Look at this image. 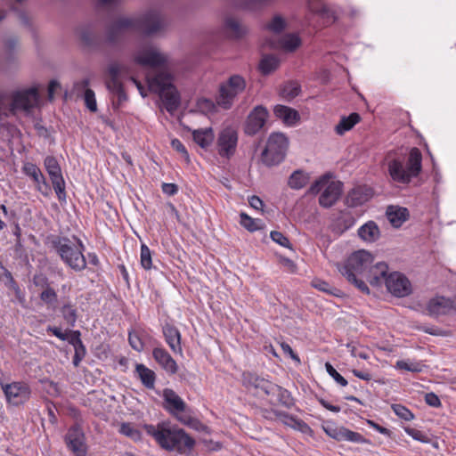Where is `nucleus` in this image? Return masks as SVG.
Instances as JSON below:
<instances>
[{"mask_svg":"<svg viewBox=\"0 0 456 456\" xmlns=\"http://www.w3.org/2000/svg\"><path fill=\"white\" fill-rule=\"evenodd\" d=\"M145 429L166 450L185 452L191 451L195 444V441L184 430L168 423L146 425Z\"/></svg>","mask_w":456,"mask_h":456,"instance_id":"1","label":"nucleus"},{"mask_svg":"<svg viewBox=\"0 0 456 456\" xmlns=\"http://www.w3.org/2000/svg\"><path fill=\"white\" fill-rule=\"evenodd\" d=\"M150 91L158 94L164 107L169 113H174L180 105V95L173 85V77L167 71H160L153 77H147Z\"/></svg>","mask_w":456,"mask_h":456,"instance_id":"2","label":"nucleus"},{"mask_svg":"<svg viewBox=\"0 0 456 456\" xmlns=\"http://www.w3.org/2000/svg\"><path fill=\"white\" fill-rule=\"evenodd\" d=\"M422 155L418 148H412L406 162L401 159H395L388 163V173L394 182L409 183L417 177L422 168Z\"/></svg>","mask_w":456,"mask_h":456,"instance_id":"3","label":"nucleus"},{"mask_svg":"<svg viewBox=\"0 0 456 456\" xmlns=\"http://www.w3.org/2000/svg\"><path fill=\"white\" fill-rule=\"evenodd\" d=\"M39 95L36 87L18 91L13 94L12 103L8 106L9 99L0 94V122L2 116L8 117L18 111L28 113L38 104Z\"/></svg>","mask_w":456,"mask_h":456,"instance_id":"4","label":"nucleus"},{"mask_svg":"<svg viewBox=\"0 0 456 456\" xmlns=\"http://www.w3.org/2000/svg\"><path fill=\"white\" fill-rule=\"evenodd\" d=\"M163 406L183 425L199 429L201 423L191 415L185 402L171 388H165L162 393Z\"/></svg>","mask_w":456,"mask_h":456,"instance_id":"5","label":"nucleus"},{"mask_svg":"<svg viewBox=\"0 0 456 456\" xmlns=\"http://www.w3.org/2000/svg\"><path fill=\"white\" fill-rule=\"evenodd\" d=\"M166 23L158 11H150L143 16L136 19L121 18L119 19L113 29L123 31L126 28H134L142 31L147 35H151L160 31Z\"/></svg>","mask_w":456,"mask_h":456,"instance_id":"6","label":"nucleus"},{"mask_svg":"<svg viewBox=\"0 0 456 456\" xmlns=\"http://www.w3.org/2000/svg\"><path fill=\"white\" fill-rule=\"evenodd\" d=\"M246 86L245 78L237 74L222 82L216 95L217 106L223 110H230L237 97L246 89Z\"/></svg>","mask_w":456,"mask_h":456,"instance_id":"7","label":"nucleus"},{"mask_svg":"<svg viewBox=\"0 0 456 456\" xmlns=\"http://www.w3.org/2000/svg\"><path fill=\"white\" fill-rule=\"evenodd\" d=\"M342 191V183L330 179L329 175H324L317 179L309 188L310 194L321 193L319 203L323 208L333 206Z\"/></svg>","mask_w":456,"mask_h":456,"instance_id":"8","label":"nucleus"},{"mask_svg":"<svg viewBox=\"0 0 456 456\" xmlns=\"http://www.w3.org/2000/svg\"><path fill=\"white\" fill-rule=\"evenodd\" d=\"M288 145L289 141L284 134L272 133L261 154V161L267 167L280 164L284 159Z\"/></svg>","mask_w":456,"mask_h":456,"instance_id":"9","label":"nucleus"},{"mask_svg":"<svg viewBox=\"0 0 456 456\" xmlns=\"http://www.w3.org/2000/svg\"><path fill=\"white\" fill-rule=\"evenodd\" d=\"M85 246L80 240H77V243L64 240L57 248L63 262L76 272L82 271L86 266V260L83 254Z\"/></svg>","mask_w":456,"mask_h":456,"instance_id":"10","label":"nucleus"},{"mask_svg":"<svg viewBox=\"0 0 456 456\" xmlns=\"http://www.w3.org/2000/svg\"><path fill=\"white\" fill-rule=\"evenodd\" d=\"M372 264L373 256L369 251L361 249L352 253L344 265H338V268L341 274H345L347 271L363 277Z\"/></svg>","mask_w":456,"mask_h":456,"instance_id":"11","label":"nucleus"},{"mask_svg":"<svg viewBox=\"0 0 456 456\" xmlns=\"http://www.w3.org/2000/svg\"><path fill=\"white\" fill-rule=\"evenodd\" d=\"M134 59L137 64L151 68L164 66L167 62V56L151 43L140 45Z\"/></svg>","mask_w":456,"mask_h":456,"instance_id":"12","label":"nucleus"},{"mask_svg":"<svg viewBox=\"0 0 456 456\" xmlns=\"http://www.w3.org/2000/svg\"><path fill=\"white\" fill-rule=\"evenodd\" d=\"M109 78L106 80V86L111 93L116 94L120 100L125 98L123 86L120 77L128 74L127 68L117 61L109 64L107 69Z\"/></svg>","mask_w":456,"mask_h":456,"instance_id":"13","label":"nucleus"},{"mask_svg":"<svg viewBox=\"0 0 456 456\" xmlns=\"http://www.w3.org/2000/svg\"><path fill=\"white\" fill-rule=\"evenodd\" d=\"M242 385L249 391L257 395H271L272 389H277L276 384L268 379L261 378L252 372H243Z\"/></svg>","mask_w":456,"mask_h":456,"instance_id":"14","label":"nucleus"},{"mask_svg":"<svg viewBox=\"0 0 456 456\" xmlns=\"http://www.w3.org/2000/svg\"><path fill=\"white\" fill-rule=\"evenodd\" d=\"M44 164L58 199L60 200H65V182L57 159L53 156H47L45 159Z\"/></svg>","mask_w":456,"mask_h":456,"instance_id":"15","label":"nucleus"},{"mask_svg":"<svg viewBox=\"0 0 456 456\" xmlns=\"http://www.w3.org/2000/svg\"><path fill=\"white\" fill-rule=\"evenodd\" d=\"M237 144L238 132L234 127L228 126L220 131L217 138V148L221 157H232L235 153Z\"/></svg>","mask_w":456,"mask_h":456,"instance_id":"16","label":"nucleus"},{"mask_svg":"<svg viewBox=\"0 0 456 456\" xmlns=\"http://www.w3.org/2000/svg\"><path fill=\"white\" fill-rule=\"evenodd\" d=\"M269 117V112L262 105L256 106L248 115L244 132L248 135H255L259 133L265 126Z\"/></svg>","mask_w":456,"mask_h":456,"instance_id":"17","label":"nucleus"},{"mask_svg":"<svg viewBox=\"0 0 456 456\" xmlns=\"http://www.w3.org/2000/svg\"><path fill=\"white\" fill-rule=\"evenodd\" d=\"M386 287L387 290L397 297H403L411 294V284L408 278L399 273L392 272L386 277Z\"/></svg>","mask_w":456,"mask_h":456,"instance_id":"18","label":"nucleus"},{"mask_svg":"<svg viewBox=\"0 0 456 456\" xmlns=\"http://www.w3.org/2000/svg\"><path fill=\"white\" fill-rule=\"evenodd\" d=\"M2 389L8 403L20 405L27 402L30 397V388L23 382H12L2 386Z\"/></svg>","mask_w":456,"mask_h":456,"instance_id":"19","label":"nucleus"},{"mask_svg":"<svg viewBox=\"0 0 456 456\" xmlns=\"http://www.w3.org/2000/svg\"><path fill=\"white\" fill-rule=\"evenodd\" d=\"M65 441L69 449L76 456H86L87 446L86 437L82 428L78 425L71 427L65 436Z\"/></svg>","mask_w":456,"mask_h":456,"instance_id":"20","label":"nucleus"},{"mask_svg":"<svg viewBox=\"0 0 456 456\" xmlns=\"http://www.w3.org/2000/svg\"><path fill=\"white\" fill-rule=\"evenodd\" d=\"M454 307V301L450 298L437 296L431 298L427 305V311L431 316H439L449 314Z\"/></svg>","mask_w":456,"mask_h":456,"instance_id":"21","label":"nucleus"},{"mask_svg":"<svg viewBox=\"0 0 456 456\" xmlns=\"http://www.w3.org/2000/svg\"><path fill=\"white\" fill-rule=\"evenodd\" d=\"M301 45V39L297 34L289 33L282 36L278 40H271L270 45L273 49L282 50L287 53L296 51Z\"/></svg>","mask_w":456,"mask_h":456,"instance_id":"22","label":"nucleus"},{"mask_svg":"<svg viewBox=\"0 0 456 456\" xmlns=\"http://www.w3.org/2000/svg\"><path fill=\"white\" fill-rule=\"evenodd\" d=\"M388 265L384 262H379L375 265H371L363 276L370 285L372 286H379L383 282L386 281V277H387Z\"/></svg>","mask_w":456,"mask_h":456,"instance_id":"23","label":"nucleus"},{"mask_svg":"<svg viewBox=\"0 0 456 456\" xmlns=\"http://www.w3.org/2000/svg\"><path fill=\"white\" fill-rule=\"evenodd\" d=\"M163 336L170 349L175 354H183V348L181 346V333L176 327L169 323H166L162 327Z\"/></svg>","mask_w":456,"mask_h":456,"instance_id":"24","label":"nucleus"},{"mask_svg":"<svg viewBox=\"0 0 456 456\" xmlns=\"http://www.w3.org/2000/svg\"><path fill=\"white\" fill-rule=\"evenodd\" d=\"M154 360L169 374L176 373L178 367L176 362L169 353L162 347H155L152 351Z\"/></svg>","mask_w":456,"mask_h":456,"instance_id":"25","label":"nucleus"},{"mask_svg":"<svg viewBox=\"0 0 456 456\" xmlns=\"http://www.w3.org/2000/svg\"><path fill=\"white\" fill-rule=\"evenodd\" d=\"M372 197V191L368 187L358 186L353 189L346 196V201L349 207H357L364 204Z\"/></svg>","mask_w":456,"mask_h":456,"instance_id":"26","label":"nucleus"},{"mask_svg":"<svg viewBox=\"0 0 456 456\" xmlns=\"http://www.w3.org/2000/svg\"><path fill=\"white\" fill-rule=\"evenodd\" d=\"M273 112L276 118L289 126H294L299 121V113L290 107L278 104L274 107Z\"/></svg>","mask_w":456,"mask_h":456,"instance_id":"27","label":"nucleus"},{"mask_svg":"<svg viewBox=\"0 0 456 456\" xmlns=\"http://www.w3.org/2000/svg\"><path fill=\"white\" fill-rule=\"evenodd\" d=\"M386 214L390 224L395 228L401 227L409 216L407 208L397 206H389Z\"/></svg>","mask_w":456,"mask_h":456,"instance_id":"28","label":"nucleus"},{"mask_svg":"<svg viewBox=\"0 0 456 456\" xmlns=\"http://www.w3.org/2000/svg\"><path fill=\"white\" fill-rule=\"evenodd\" d=\"M359 237L365 242H374L380 237V231L374 221H369L358 229Z\"/></svg>","mask_w":456,"mask_h":456,"instance_id":"29","label":"nucleus"},{"mask_svg":"<svg viewBox=\"0 0 456 456\" xmlns=\"http://www.w3.org/2000/svg\"><path fill=\"white\" fill-rule=\"evenodd\" d=\"M308 8L312 12L318 13L326 19V22H333L336 19L335 12L330 10L322 0H309Z\"/></svg>","mask_w":456,"mask_h":456,"instance_id":"30","label":"nucleus"},{"mask_svg":"<svg viewBox=\"0 0 456 456\" xmlns=\"http://www.w3.org/2000/svg\"><path fill=\"white\" fill-rule=\"evenodd\" d=\"M89 79L86 78L75 84L77 90H85L84 100L86 106L93 112L97 110V104L94 92L88 88Z\"/></svg>","mask_w":456,"mask_h":456,"instance_id":"31","label":"nucleus"},{"mask_svg":"<svg viewBox=\"0 0 456 456\" xmlns=\"http://www.w3.org/2000/svg\"><path fill=\"white\" fill-rule=\"evenodd\" d=\"M194 142L201 148H208L214 141V131L211 127L196 129L192 132Z\"/></svg>","mask_w":456,"mask_h":456,"instance_id":"32","label":"nucleus"},{"mask_svg":"<svg viewBox=\"0 0 456 456\" xmlns=\"http://www.w3.org/2000/svg\"><path fill=\"white\" fill-rule=\"evenodd\" d=\"M281 63V60L273 54H265L262 57L259 63V69L262 74L269 75L275 71Z\"/></svg>","mask_w":456,"mask_h":456,"instance_id":"33","label":"nucleus"},{"mask_svg":"<svg viewBox=\"0 0 456 456\" xmlns=\"http://www.w3.org/2000/svg\"><path fill=\"white\" fill-rule=\"evenodd\" d=\"M224 29L232 37H240L246 33L245 28L242 26L240 21L234 17L228 16L224 20Z\"/></svg>","mask_w":456,"mask_h":456,"instance_id":"34","label":"nucleus"},{"mask_svg":"<svg viewBox=\"0 0 456 456\" xmlns=\"http://www.w3.org/2000/svg\"><path fill=\"white\" fill-rule=\"evenodd\" d=\"M360 121V116L357 113H351L348 117H343L335 126V132L338 135H343L346 132L351 130Z\"/></svg>","mask_w":456,"mask_h":456,"instance_id":"35","label":"nucleus"},{"mask_svg":"<svg viewBox=\"0 0 456 456\" xmlns=\"http://www.w3.org/2000/svg\"><path fill=\"white\" fill-rule=\"evenodd\" d=\"M136 372L140 380L147 388L154 387L156 376L153 370L143 364H137Z\"/></svg>","mask_w":456,"mask_h":456,"instance_id":"36","label":"nucleus"},{"mask_svg":"<svg viewBox=\"0 0 456 456\" xmlns=\"http://www.w3.org/2000/svg\"><path fill=\"white\" fill-rule=\"evenodd\" d=\"M309 181L308 174L297 170L291 174L288 184L291 189L299 190L306 185Z\"/></svg>","mask_w":456,"mask_h":456,"instance_id":"37","label":"nucleus"},{"mask_svg":"<svg viewBox=\"0 0 456 456\" xmlns=\"http://www.w3.org/2000/svg\"><path fill=\"white\" fill-rule=\"evenodd\" d=\"M276 388L277 389H272V394L270 396H275L276 397V400L282 405L286 406V407H290L294 404V400L290 395V393L276 385Z\"/></svg>","mask_w":456,"mask_h":456,"instance_id":"38","label":"nucleus"},{"mask_svg":"<svg viewBox=\"0 0 456 456\" xmlns=\"http://www.w3.org/2000/svg\"><path fill=\"white\" fill-rule=\"evenodd\" d=\"M395 368L410 372L419 373L423 370L424 364L421 362L413 360H399L395 363Z\"/></svg>","mask_w":456,"mask_h":456,"instance_id":"39","label":"nucleus"},{"mask_svg":"<svg viewBox=\"0 0 456 456\" xmlns=\"http://www.w3.org/2000/svg\"><path fill=\"white\" fill-rule=\"evenodd\" d=\"M118 432L134 441H138L142 437L141 432L138 430V428L134 424L129 422L121 423L119 425Z\"/></svg>","mask_w":456,"mask_h":456,"instance_id":"40","label":"nucleus"},{"mask_svg":"<svg viewBox=\"0 0 456 456\" xmlns=\"http://www.w3.org/2000/svg\"><path fill=\"white\" fill-rule=\"evenodd\" d=\"M240 224L249 232H256L263 227V223L260 219H254L246 213H240Z\"/></svg>","mask_w":456,"mask_h":456,"instance_id":"41","label":"nucleus"},{"mask_svg":"<svg viewBox=\"0 0 456 456\" xmlns=\"http://www.w3.org/2000/svg\"><path fill=\"white\" fill-rule=\"evenodd\" d=\"M354 224L355 219L354 216L350 213L343 212L338 218L336 225L338 231L344 232L350 229Z\"/></svg>","mask_w":456,"mask_h":456,"instance_id":"42","label":"nucleus"},{"mask_svg":"<svg viewBox=\"0 0 456 456\" xmlns=\"http://www.w3.org/2000/svg\"><path fill=\"white\" fill-rule=\"evenodd\" d=\"M61 313L62 314L63 319L66 321V322L69 325H70L71 327H74L75 323L77 322L76 308L73 305H71L70 304H66L61 307Z\"/></svg>","mask_w":456,"mask_h":456,"instance_id":"43","label":"nucleus"},{"mask_svg":"<svg viewBox=\"0 0 456 456\" xmlns=\"http://www.w3.org/2000/svg\"><path fill=\"white\" fill-rule=\"evenodd\" d=\"M140 263L143 269L151 270L152 268L151 251L145 244L141 245Z\"/></svg>","mask_w":456,"mask_h":456,"instance_id":"44","label":"nucleus"},{"mask_svg":"<svg viewBox=\"0 0 456 456\" xmlns=\"http://www.w3.org/2000/svg\"><path fill=\"white\" fill-rule=\"evenodd\" d=\"M216 102H213L212 100L204 97L198 99L196 102L198 110L204 114L216 111Z\"/></svg>","mask_w":456,"mask_h":456,"instance_id":"45","label":"nucleus"},{"mask_svg":"<svg viewBox=\"0 0 456 456\" xmlns=\"http://www.w3.org/2000/svg\"><path fill=\"white\" fill-rule=\"evenodd\" d=\"M344 277L346 278V280L354 284L360 291L365 294L370 293V289L367 286V284L361 279H358L356 276L358 274H354V273H348L347 271L345 272V274H342Z\"/></svg>","mask_w":456,"mask_h":456,"instance_id":"46","label":"nucleus"},{"mask_svg":"<svg viewBox=\"0 0 456 456\" xmlns=\"http://www.w3.org/2000/svg\"><path fill=\"white\" fill-rule=\"evenodd\" d=\"M300 93V86L296 82L287 83L281 89V95L286 99H293Z\"/></svg>","mask_w":456,"mask_h":456,"instance_id":"47","label":"nucleus"},{"mask_svg":"<svg viewBox=\"0 0 456 456\" xmlns=\"http://www.w3.org/2000/svg\"><path fill=\"white\" fill-rule=\"evenodd\" d=\"M286 28V21L281 16H274L266 25V28L273 34H279Z\"/></svg>","mask_w":456,"mask_h":456,"instance_id":"48","label":"nucleus"},{"mask_svg":"<svg viewBox=\"0 0 456 456\" xmlns=\"http://www.w3.org/2000/svg\"><path fill=\"white\" fill-rule=\"evenodd\" d=\"M128 341L134 350L137 352L143 350V342L138 331L134 330L129 332Z\"/></svg>","mask_w":456,"mask_h":456,"instance_id":"49","label":"nucleus"},{"mask_svg":"<svg viewBox=\"0 0 456 456\" xmlns=\"http://www.w3.org/2000/svg\"><path fill=\"white\" fill-rule=\"evenodd\" d=\"M392 408L394 412L402 419L409 421L414 418L413 413L402 404H395Z\"/></svg>","mask_w":456,"mask_h":456,"instance_id":"50","label":"nucleus"},{"mask_svg":"<svg viewBox=\"0 0 456 456\" xmlns=\"http://www.w3.org/2000/svg\"><path fill=\"white\" fill-rule=\"evenodd\" d=\"M325 368L329 375L332 377L338 384L341 387H346L347 385L346 379L341 376L330 362L325 363Z\"/></svg>","mask_w":456,"mask_h":456,"instance_id":"51","label":"nucleus"},{"mask_svg":"<svg viewBox=\"0 0 456 456\" xmlns=\"http://www.w3.org/2000/svg\"><path fill=\"white\" fill-rule=\"evenodd\" d=\"M312 286L320 291H323L328 294L336 295V289L332 288L327 281L322 280H314Z\"/></svg>","mask_w":456,"mask_h":456,"instance_id":"52","label":"nucleus"},{"mask_svg":"<svg viewBox=\"0 0 456 456\" xmlns=\"http://www.w3.org/2000/svg\"><path fill=\"white\" fill-rule=\"evenodd\" d=\"M326 434L338 440V441H342L343 440V435H344V428L343 427H335V426H327L325 428H324Z\"/></svg>","mask_w":456,"mask_h":456,"instance_id":"53","label":"nucleus"},{"mask_svg":"<svg viewBox=\"0 0 456 456\" xmlns=\"http://www.w3.org/2000/svg\"><path fill=\"white\" fill-rule=\"evenodd\" d=\"M170 144L171 147L178 153H180L186 161H189V153L185 146L182 143V142L179 139L173 138L170 142Z\"/></svg>","mask_w":456,"mask_h":456,"instance_id":"54","label":"nucleus"},{"mask_svg":"<svg viewBox=\"0 0 456 456\" xmlns=\"http://www.w3.org/2000/svg\"><path fill=\"white\" fill-rule=\"evenodd\" d=\"M40 298L46 304H53L57 300V294L53 288L47 287L40 294Z\"/></svg>","mask_w":456,"mask_h":456,"instance_id":"55","label":"nucleus"},{"mask_svg":"<svg viewBox=\"0 0 456 456\" xmlns=\"http://www.w3.org/2000/svg\"><path fill=\"white\" fill-rule=\"evenodd\" d=\"M344 435L342 441H348L354 443H362L363 441V437L361 434L357 432L351 431L346 428H344Z\"/></svg>","mask_w":456,"mask_h":456,"instance_id":"56","label":"nucleus"},{"mask_svg":"<svg viewBox=\"0 0 456 456\" xmlns=\"http://www.w3.org/2000/svg\"><path fill=\"white\" fill-rule=\"evenodd\" d=\"M272 240L276 242L277 244L284 247V248H290V243L289 239L284 236L281 232L273 231L270 234Z\"/></svg>","mask_w":456,"mask_h":456,"instance_id":"57","label":"nucleus"},{"mask_svg":"<svg viewBox=\"0 0 456 456\" xmlns=\"http://www.w3.org/2000/svg\"><path fill=\"white\" fill-rule=\"evenodd\" d=\"M346 347L350 351L351 355L353 357H359L364 360L369 358L368 354L364 350H362V348H360L359 346L353 343L347 344Z\"/></svg>","mask_w":456,"mask_h":456,"instance_id":"58","label":"nucleus"},{"mask_svg":"<svg viewBox=\"0 0 456 456\" xmlns=\"http://www.w3.org/2000/svg\"><path fill=\"white\" fill-rule=\"evenodd\" d=\"M23 172L29 177L34 178L39 175V173H41V170L39 167L30 162H27L23 166Z\"/></svg>","mask_w":456,"mask_h":456,"instance_id":"59","label":"nucleus"},{"mask_svg":"<svg viewBox=\"0 0 456 456\" xmlns=\"http://www.w3.org/2000/svg\"><path fill=\"white\" fill-rule=\"evenodd\" d=\"M75 349V354L73 357V364L74 366H78L81 361L84 359L86 354V350L85 346H81L79 347L74 348Z\"/></svg>","mask_w":456,"mask_h":456,"instance_id":"60","label":"nucleus"},{"mask_svg":"<svg viewBox=\"0 0 456 456\" xmlns=\"http://www.w3.org/2000/svg\"><path fill=\"white\" fill-rule=\"evenodd\" d=\"M69 344H71L74 348L79 347L83 345V342L80 338V332L78 330L71 331L70 336H68V339Z\"/></svg>","mask_w":456,"mask_h":456,"instance_id":"61","label":"nucleus"},{"mask_svg":"<svg viewBox=\"0 0 456 456\" xmlns=\"http://www.w3.org/2000/svg\"><path fill=\"white\" fill-rule=\"evenodd\" d=\"M425 402L427 404L432 407H439L441 405V401L439 397L435 393H428L425 395Z\"/></svg>","mask_w":456,"mask_h":456,"instance_id":"62","label":"nucleus"},{"mask_svg":"<svg viewBox=\"0 0 456 456\" xmlns=\"http://www.w3.org/2000/svg\"><path fill=\"white\" fill-rule=\"evenodd\" d=\"M281 347L282 352L285 354H288L295 362H297L298 363L300 362V359H299L298 355L294 353L293 349L291 348V346L289 344L281 343Z\"/></svg>","mask_w":456,"mask_h":456,"instance_id":"63","label":"nucleus"},{"mask_svg":"<svg viewBox=\"0 0 456 456\" xmlns=\"http://www.w3.org/2000/svg\"><path fill=\"white\" fill-rule=\"evenodd\" d=\"M162 191L168 196H173L177 193L178 187L175 183H164L162 184Z\"/></svg>","mask_w":456,"mask_h":456,"instance_id":"64","label":"nucleus"}]
</instances>
